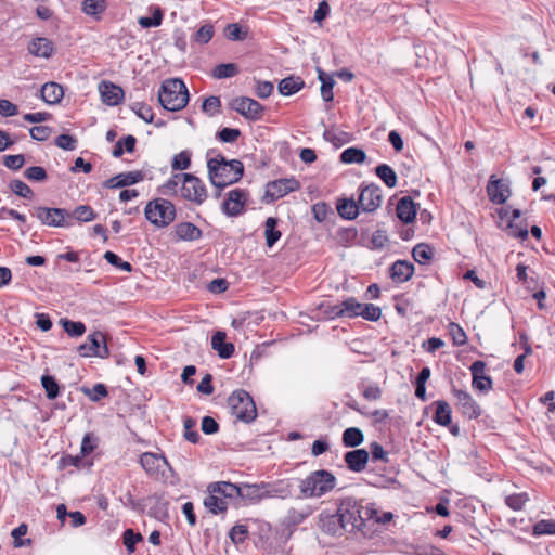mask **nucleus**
<instances>
[{
	"instance_id": "1",
	"label": "nucleus",
	"mask_w": 555,
	"mask_h": 555,
	"mask_svg": "<svg viewBox=\"0 0 555 555\" xmlns=\"http://www.w3.org/2000/svg\"><path fill=\"white\" fill-rule=\"evenodd\" d=\"M207 168L211 184L219 190L237 182L244 172L241 160H227L222 155L208 159Z\"/></svg>"
},
{
	"instance_id": "2",
	"label": "nucleus",
	"mask_w": 555,
	"mask_h": 555,
	"mask_svg": "<svg viewBox=\"0 0 555 555\" xmlns=\"http://www.w3.org/2000/svg\"><path fill=\"white\" fill-rule=\"evenodd\" d=\"M337 486V478L327 469H318L299 479L298 489L305 499H319L332 492Z\"/></svg>"
},
{
	"instance_id": "3",
	"label": "nucleus",
	"mask_w": 555,
	"mask_h": 555,
	"mask_svg": "<svg viewBox=\"0 0 555 555\" xmlns=\"http://www.w3.org/2000/svg\"><path fill=\"white\" fill-rule=\"evenodd\" d=\"M158 101L167 111H181L189 102V91L185 83L178 78L166 79L160 86Z\"/></svg>"
},
{
	"instance_id": "4",
	"label": "nucleus",
	"mask_w": 555,
	"mask_h": 555,
	"mask_svg": "<svg viewBox=\"0 0 555 555\" xmlns=\"http://www.w3.org/2000/svg\"><path fill=\"white\" fill-rule=\"evenodd\" d=\"M209 494L204 500L205 507L212 514H219L228 509L230 501L238 498V486L221 481L209 485Z\"/></svg>"
},
{
	"instance_id": "5",
	"label": "nucleus",
	"mask_w": 555,
	"mask_h": 555,
	"mask_svg": "<svg viewBox=\"0 0 555 555\" xmlns=\"http://www.w3.org/2000/svg\"><path fill=\"white\" fill-rule=\"evenodd\" d=\"M336 512L346 529L348 526L359 528L365 519H370L373 514H376V511L371 508L361 509L359 503L350 496L339 501Z\"/></svg>"
},
{
	"instance_id": "6",
	"label": "nucleus",
	"mask_w": 555,
	"mask_h": 555,
	"mask_svg": "<svg viewBox=\"0 0 555 555\" xmlns=\"http://www.w3.org/2000/svg\"><path fill=\"white\" fill-rule=\"evenodd\" d=\"M144 215L155 227L165 228L175 220L176 207L168 199L156 198L146 204Z\"/></svg>"
},
{
	"instance_id": "7",
	"label": "nucleus",
	"mask_w": 555,
	"mask_h": 555,
	"mask_svg": "<svg viewBox=\"0 0 555 555\" xmlns=\"http://www.w3.org/2000/svg\"><path fill=\"white\" fill-rule=\"evenodd\" d=\"M232 415L236 420L249 423L257 416V409L253 398L243 389L235 390L228 400Z\"/></svg>"
},
{
	"instance_id": "8",
	"label": "nucleus",
	"mask_w": 555,
	"mask_h": 555,
	"mask_svg": "<svg viewBox=\"0 0 555 555\" xmlns=\"http://www.w3.org/2000/svg\"><path fill=\"white\" fill-rule=\"evenodd\" d=\"M179 193L182 198L197 205L203 204L207 198L205 184L192 173H183L182 185L180 186Z\"/></svg>"
},
{
	"instance_id": "9",
	"label": "nucleus",
	"mask_w": 555,
	"mask_h": 555,
	"mask_svg": "<svg viewBox=\"0 0 555 555\" xmlns=\"http://www.w3.org/2000/svg\"><path fill=\"white\" fill-rule=\"evenodd\" d=\"M35 216L46 225L57 228H70L73 222L69 221V211L63 208L38 207Z\"/></svg>"
},
{
	"instance_id": "10",
	"label": "nucleus",
	"mask_w": 555,
	"mask_h": 555,
	"mask_svg": "<svg viewBox=\"0 0 555 555\" xmlns=\"http://www.w3.org/2000/svg\"><path fill=\"white\" fill-rule=\"evenodd\" d=\"M231 108L249 120H260L263 115L264 107L256 100L247 96H238L232 100Z\"/></svg>"
},
{
	"instance_id": "11",
	"label": "nucleus",
	"mask_w": 555,
	"mask_h": 555,
	"mask_svg": "<svg viewBox=\"0 0 555 555\" xmlns=\"http://www.w3.org/2000/svg\"><path fill=\"white\" fill-rule=\"evenodd\" d=\"M78 350L82 357L106 358L109 353L105 336L101 332L90 334L86 343L80 345Z\"/></svg>"
},
{
	"instance_id": "12",
	"label": "nucleus",
	"mask_w": 555,
	"mask_h": 555,
	"mask_svg": "<svg viewBox=\"0 0 555 555\" xmlns=\"http://www.w3.org/2000/svg\"><path fill=\"white\" fill-rule=\"evenodd\" d=\"M358 204L364 212L375 211L382 204V191L376 184H370L361 189Z\"/></svg>"
},
{
	"instance_id": "13",
	"label": "nucleus",
	"mask_w": 555,
	"mask_h": 555,
	"mask_svg": "<svg viewBox=\"0 0 555 555\" xmlns=\"http://www.w3.org/2000/svg\"><path fill=\"white\" fill-rule=\"evenodd\" d=\"M520 211L515 209L509 211L505 208H501L498 211V225L502 229L508 236L518 238L520 237V223L518 221Z\"/></svg>"
},
{
	"instance_id": "14",
	"label": "nucleus",
	"mask_w": 555,
	"mask_h": 555,
	"mask_svg": "<svg viewBox=\"0 0 555 555\" xmlns=\"http://www.w3.org/2000/svg\"><path fill=\"white\" fill-rule=\"evenodd\" d=\"M247 199V193L241 189L231 190L223 203V211L228 216H238L243 212Z\"/></svg>"
},
{
	"instance_id": "15",
	"label": "nucleus",
	"mask_w": 555,
	"mask_h": 555,
	"mask_svg": "<svg viewBox=\"0 0 555 555\" xmlns=\"http://www.w3.org/2000/svg\"><path fill=\"white\" fill-rule=\"evenodd\" d=\"M299 188L296 179H280L267 184L266 195L271 199H278Z\"/></svg>"
},
{
	"instance_id": "16",
	"label": "nucleus",
	"mask_w": 555,
	"mask_h": 555,
	"mask_svg": "<svg viewBox=\"0 0 555 555\" xmlns=\"http://www.w3.org/2000/svg\"><path fill=\"white\" fill-rule=\"evenodd\" d=\"M456 405L461 409L462 413L469 418H476L480 415V409L473 397L465 390L453 389L452 390Z\"/></svg>"
},
{
	"instance_id": "17",
	"label": "nucleus",
	"mask_w": 555,
	"mask_h": 555,
	"mask_svg": "<svg viewBox=\"0 0 555 555\" xmlns=\"http://www.w3.org/2000/svg\"><path fill=\"white\" fill-rule=\"evenodd\" d=\"M319 527L323 532L332 535H340L346 530L337 512L332 514L322 512L319 516Z\"/></svg>"
},
{
	"instance_id": "18",
	"label": "nucleus",
	"mask_w": 555,
	"mask_h": 555,
	"mask_svg": "<svg viewBox=\"0 0 555 555\" xmlns=\"http://www.w3.org/2000/svg\"><path fill=\"white\" fill-rule=\"evenodd\" d=\"M140 464L150 476H158L163 468L168 466L165 456L152 452L143 453L140 457Z\"/></svg>"
},
{
	"instance_id": "19",
	"label": "nucleus",
	"mask_w": 555,
	"mask_h": 555,
	"mask_svg": "<svg viewBox=\"0 0 555 555\" xmlns=\"http://www.w3.org/2000/svg\"><path fill=\"white\" fill-rule=\"evenodd\" d=\"M473 387L480 391H488L492 387L491 378L486 375V364L482 361H475L470 365Z\"/></svg>"
},
{
	"instance_id": "20",
	"label": "nucleus",
	"mask_w": 555,
	"mask_h": 555,
	"mask_svg": "<svg viewBox=\"0 0 555 555\" xmlns=\"http://www.w3.org/2000/svg\"><path fill=\"white\" fill-rule=\"evenodd\" d=\"M487 192L489 198L493 203L502 204L509 196V188L505 180L503 179H494V176L490 178V181L487 186Z\"/></svg>"
},
{
	"instance_id": "21",
	"label": "nucleus",
	"mask_w": 555,
	"mask_h": 555,
	"mask_svg": "<svg viewBox=\"0 0 555 555\" xmlns=\"http://www.w3.org/2000/svg\"><path fill=\"white\" fill-rule=\"evenodd\" d=\"M99 92L103 103L109 106L118 105L124 96V90L109 81H102L99 85Z\"/></svg>"
},
{
	"instance_id": "22",
	"label": "nucleus",
	"mask_w": 555,
	"mask_h": 555,
	"mask_svg": "<svg viewBox=\"0 0 555 555\" xmlns=\"http://www.w3.org/2000/svg\"><path fill=\"white\" fill-rule=\"evenodd\" d=\"M347 467L356 473L363 472L369 462V452L364 449L349 451L344 455Z\"/></svg>"
},
{
	"instance_id": "23",
	"label": "nucleus",
	"mask_w": 555,
	"mask_h": 555,
	"mask_svg": "<svg viewBox=\"0 0 555 555\" xmlns=\"http://www.w3.org/2000/svg\"><path fill=\"white\" fill-rule=\"evenodd\" d=\"M143 177L141 171L122 172L106 180L104 185L108 189L129 186L142 181Z\"/></svg>"
},
{
	"instance_id": "24",
	"label": "nucleus",
	"mask_w": 555,
	"mask_h": 555,
	"mask_svg": "<svg viewBox=\"0 0 555 555\" xmlns=\"http://www.w3.org/2000/svg\"><path fill=\"white\" fill-rule=\"evenodd\" d=\"M225 338V333L221 331H217L211 337V348L221 359H229L234 353V345L227 343Z\"/></svg>"
},
{
	"instance_id": "25",
	"label": "nucleus",
	"mask_w": 555,
	"mask_h": 555,
	"mask_svg": "<svg viewBox=\"0 0 555 555\" xmlns=\"http://www.w3.org/2000/svg\"><path fill=\"white\" fill-rule=\"evenodd\" d=\"M414 272L413 263L406 260H397L390 269V276L395 282H406Z\"/></svg>"
},
{
	"instance_id": "26",
	"label": "nucleus",
	"mask_w": 555,
	"mask_h": 555,
	"mask_svg": "<svg viewBox=\"0 0 555 555\" xmlns=\"http://www.w3.org/2000/svg\"><path fill=\"white\" fill-rule=\"evenodd\" d=\"M266 488H269L267 483L244 485L243 487H238V498L247 500L251 503H257L262 499H266Z\"/></svg>"
},
{
	"instance_id": "27",
	"label": "nucleus",
	"mask_w": 555,
	"mask_h": 555,
	"mask_svg": "<svg viewBox=\"0 0 555 555\" xmlns=\"http://www.w3.org/2000/svg\"><path fill=\"white\" fill-rule=\"evenodd\" d=\"M397 217L404 223L412 222L416 217V207L414 202L408 197L404 196L401 199H399L397 207Z\"/></svg>"
},
{
	"instance_id": "28",
	"label": "nucleus",
	"mask_w": 555,
	"mask_h": 555,
	"mask_svg": "<svg viewBox=\"0 0 555 555\" xmlns=\"http://www.w3.org/2000/svg\"><path fill=\"white\" fill-rule=\"evenodd\" d=\"M63 95V88L56 82H47L41 88V98L47 104L53 105L60 103Z\"/></svg>"
},
{
	"instance_id": "29",
	"label": "nucleus",
	"mask_w": 555,
	"mask_h": 555,
	"mask_svg": "<svg viewBox=\"0 0 555 555\" xmlns=\"http://www.w3.org/2000/svg\"><path fill=\"white\" fill-rule=\"evenodd\" d=\"M175 233L181 241H196L202 236V231L192 222H180L175 227Z\"/></svg>"
},
{
	"instance_id": "30",
	"label": "nucleus",
	"mask_w": 555,
	"mask_h": 555,
	"mask_svg": "<svg viewBox=\"0 0 555 555\" xmlns=\"http://www.w3.org/2000/svg\"><path fill=\"white\" fill-rule=\"evenodd\" d=\"M28 51L35 56L48 59L53 53V44L47 38H36L29 42Z\"/></svg>"
},
{
	"instance_id": "31",
	"label": "nucleus",
	"mask_w": 555,
	"mask_h": 555,
	"mask_svg": "<svg viewBox=\"0 0 555 555\" xmlns=\"http://www.w3.org/2000/svg\"><path fill=\"white\" fill-rule=\"evenodd\" d=\"M360 207L353 199H341L337 204L338 215L346 220H353L359 214Z\"/></svg>"
},
{
	"instance_id": "32",
	"label": "nucleus",
	"mask_w": 555,
	"mask_h": 555,
	"mask_svg": "<svg viewBox=\"0 0 555 555\" xmlns=\"http://www.w3.org/2000/svg\"><path fill=\"white\" fill-rule=\"evenodd\" d=\"M343 444L347 448H356L363 443L364 435L358 427H348L343 433Z\"/></svg>"
},
{
	"instance_id": "33",
	"label": "nucleus",
	"mask_w": 555,
	"mask_h": 555,
	"mask_svg": "<svg viewBox=\"0 0 555 555\" xmlns=\"http://www.w3.org/2000/svg\"><path fill=\"white\" fill-rule=\"evenodd\" d=\"M304 81L299 77H287L280 81L279 83V92L282 95H292L304 87Z\"/></svg>"
},
{
	"instance_id": "34",
	"label": "nucleus",
	"mask_w": 555,
	"mask_h": 555,
	"mask_svg": "<svg viewBox=\"0 0 555 555\" xmlns=\"http://www.w3.org/2000/svg\"><path fill=\"white\" fill-rule=\"evenodd\" d=\"M376 176L390 189L395 188L398 182V177L395 170L386 165L382 164L375 168Z\"/></svg>"
},
{
	"instance_id": "35",
	"label": "nucleus",
	"mask_w": 555,
	"mask_h": 555,
	"mask_svg": "<svg viewBox=\"0 0 555 555\" xmlns=\"http://www.w3.org/2000/svg\"><path fill=\"white\" fill-rule=\"evenodd\" d=\"M311 514L312 509L309 506L302 508H291L285 517V522L288 526H297L304 522Z\"/></svg>"
},
{
	"instance_id": "36",
	"label": "nucleus",
	"mask_w": 555,
	"mask_h": 555,
	"mask_svg": "<svg viewBox=\"0 0 555 555\" xmlns=\"http://www.w3.org/2000/svg\"><path fill=\"white\" fill-rule=\"evenodd\" d=\"M436 404V413L434 416V421L441 425L448 426L451 423V408L448 402L443 400H439L435 402Z\"/></svg>"
},
{
	"instance_id": "37",
	"label": "nucleus",
	"mask_w": 555,
	"mask_h": 555,
	"mask_svg": "<svg viewBox=\"0 0 555 555\" xmlns=\"http://www.w3.org/2000/svg\"><path fill=\"white\" fill-rule=\"evenodd\" d=\"M183 173H175L172 175L165 183H163L158 191L163 195H176L178 194L180 188L182 185Z\"/></svg>"
},
{
	"instance_id": "38",
	"label": "nucleus",
	"mask_w": 555,
	"mask_h": 555,
	"mask_svg": "<svg viewBox=\"0 0 555 555\" xmlns=\"http://www.w3.org/2000/svg\"><path fill=\"white\" fill-rule=\"evenodd\" d=\"M96 214L92 207L88 205L77 206L73 211H69V221L77 220L78 222H90L94 220Z\"/></svg>"
},
{
	"instance_id": "39",
	"label": "nucleus",
	"mask_w": 555,
	"mask_h": 555,
	"mask_svg": "<svg viewBox=\"0 0 555 555\" xmlns=\"http://www.w3.org/2000/svg\"><path fill=\"white\" fill-rule=\"evenodd\" d=\"M318 77L321 81V95L324 101L331 102L334 99L333 88L335 85V81L333 77L326 75L323 70L318 69Z\"/></svg>"
},
{
	"instance_id": "40",
	"label": "nucleus",
	"mask_w": 555,
	"mask_h": 555,
	"mask_svg": "<svg viewBox=\"0 0 555 555\" xmlns=\"http://www.w3.org/2000/svg\"><path fill=\"white\" fill-rule=\"evenodd\" d=\"M365 159V152L358 147H348L340 154V162L344 164H362Z\"/></svg>"
},
{
	"instance_id": "41",
	"label": "nucleus",
	"mask_w": 555,
	"mask_h": 555,
	"mask_svg": "<svg viewBox=\"0 0 555 555\" xmlns=\"http://www.w3.org/2000/svg\"><path fill=\"white\" fill-rule=\"evenodd\" d=\"M266 242L269 247H272L281 237V232L276 230L278 220L273 217H269L266 220Z\"/></svg>"
},
{
	"instance_id": "42",
	"label": "nucleus",
	"mask_w": 555,
	"mask_h": 555,
	"mask_svg": "<svg viewBox=\"0 0 555 555\" xmlns=\"http://www.w3.org/2000/svg\"><path fill=\"white\" fill-rule=\"evenodd\" d=\"M433 255H434L433 248L429 245L424 244V243L417 244L412 250V256H413L414 260L416 262H418L420 264L427 263L433 258Z\"/></svg>"
},
{
	"instance_id": "43",
	"label": "nucleus",
	"mask_w": 555,
	"mask_h": 555,
	"mask_svg": "<svg viewBox=\"0 0 555 555\" xmlns=\"http://www.w3.org/2000/svg\"><path fill=\"white\" fill-rule=\"evenodd\" d=\"M269 488H266V498H281L286 499L291 495V488L289 485H285L283 481L276 483V485H269L267 483Z\"/></svg>"
},
{
	"instance_id": "44",
	"label": "nucleus",
	"mask_w": 555,
	"mask_h": 555,
	"mask_svg": "<svg viewBox=\"0 0 555 555\" xmlns=\"http://www.w3.org/2000/svg\"><path fill=\"white\" fill-rule=\"evenodd\" d=\"M532 534L540 535H555V520L542 519L532 527Z\"/></svg>"
},
{
	"instance_id": "45",
	"label": "nucleus",
	"mask_w": 555,
	"mask_h": 555,
	"mask_svg": "<svg viewBox=\"0 0 555 555\" xmlns=\"http://www.w3.org/2000/svg\"><path fill=\"white\" fill-rule=\"evenodd\" d=\"M343 302L345 318H356L361 315L362 305L353 297H348Z\"/></svg>"
},
{
	"instance_id": "46",
	"label": "nucleus",
	"mask_w": 555,
	"mask_h": 555,
	"mask_svg": "<svg viewBox=\"0 0 555 555\" xmlns=\"http://www.w3.org/2000/svg\"><path fill=\"white\" fill-rule=\"evenodd\" d=\"M238 68L233 63L220 64L214 68L212 76L217 79H224L235 76Z\"/></svg>"
},
{
	"instance_id": "47",
	"label": "nucleus",
	"mask_w": 555,
	"mask_h": 555,
	"mask_svg": "<svg viewBox=\"0 0 555 555\" xmlns=\"http://www.w3.org/2000/svg\"><path fill=\"white\" fill-rule=\"evenodd\" d=\"M191 166V152L182 151L176 154L171 162V168L173 170H185Z\"/></svg>"
},
{
	"instance_id": "48",
	"label": "nucleus",
	"mask_w": 555,
	"mask_h": 555,
	"mask_svg": "<svg viewBox=\"0 0 555 555\" xmlns=\"http://www.w3.org/2000/svg\"><path fill=\"white\" fill-rule=\"evenodd\" d=\"M196 427V421L193 420L192 417H186L184 418L183 421V428H184V438L192 442V443H197L198 440H199V434L197 433V430L195 429Z\"/></svg>"
},
{
	"instance_id": "49",
	"label": "nucleus",
	"mask_w": 555,
	"mask_h": 555,
	"mask_svg": "<svg viewBox=\"0 0 555 555\" xmlns=\"http://www.w3.org/2000/svg\"><path fill=\"white\" fill-rule=\"evenodd\" d=\"M131 109L143 119L145 122H152L154 118L153 111L151 106L142 102H135L131 105Z\"/></svg>"
},
{
	"instance_id": "50",
	"label": "nucleus",
	"mask_w": 555,
	"mask_h": 555,
	"mask_svg": "<svg viewBox=\"0 0 555 555\" xmlns=\"http://www.w3.org/2000/svg\"><path fill=\"white\" fill-rule=\"evenodd\" d=\"M214 36V27L211 24H205L193 35V40L196 43L205 44L211 40Z\"/></svg>"
},
{
	"instance_id": "51",
	"label": "nucleus",
	"mask_w": 555,
	"mask_h": 555,
	"mask_svg": "<svg viewBox=\"0 0 555 555\" xmlns=\"http://www.w3.org/2000/svg\"><path fill=\"white\" fill-rule=\"evenodd\" d=\"M41 384L49 399H55L59 396V385L53 376L43 375Z\"/></svg>"
},
{
	"instance_id": "52",
	"label": "nucleus",
	"mask_w": 555,
	"mask_h": 555,
	"mask_svg": "<svg viewBox=\"0 0 555 555\" xmlns=\"http://www.w3.org/2000/svg\"><path fill=\"white\" fill-rule=\"evenodd\" d=\"M163 12L159 8H156L153 12L152 17L142 16L138 20V23L143 28L157 27L162 24Z\"/></svg>"
},
{
	"instance_id": "53",
	"label": "nucleus",
	"mask_w": 555,
	"mask_h": 555,
	"mask_svg": "<svg viewBox=\"0 0 555 555\" xmlns=\"http://www.w3.org/2000/svg\"><path fill=\"white\" fill-rule=\"evenodd\" d=\"M248 537V528L245 525H235L229 531V538L234 544L243 543Z\"/></svg>"
},
{
	"instance_id": "54",
	"label": "nucleus",
	"mask_w": 555,
	"mask_h": 555,
	"mask_svg": "<svg viewBox=\"0 0 555 555\" xmlns=\"http://www.w3.org/2000/svg\"><path fill=\"white\" fill-rule=\"evenodd\" d=\"M105 9L104 0H85L82 11L88 15H96Z\"/></svg>"
},
{
	"instance_id": "55",
	"label": "nucleus",
	"mask_w": 555,
	"mask_h": 555,
	"mask_svg": "<svg viewBox=\"0 0 555 555\" xmlns=\"http://www.w3.org/2000/svg\"><path fill=\"white\" fill-rule=\"evenodd\" d=\"M83 393L87 395L91 401L98 402L102 398L106 397L108 392L104 384H96L92 389L85 388Z\"/></svg>"
},
{
	"instance_id": "56",
	"label": "nucleus",
	"mask_w": 555,
	"mask_h": 555,
	"mask_svg": "<svg viewBox=\"0 0 555 555\" xmlns=\"http://www.w3.org/2000/svg\"><path fill=\"white\" fill-rule=\"evenodd\" d=\"M104 259L111 263L112 266L114 267H117L119 269H121L122 271L125 272H131L132 271V266L131 263L127 262V261H122L120 259V257H118L115 253L113 251H106L104 254Z\"/></svg>"
},
{
	"instance_id": "57",
	"label": "nucleus",
	"mask_w": 555,
	"mask_h": 555,
	"mask_svg": "<svg viewBox=\"0 0 555 555\" xmlns=\"http://www.w3.org/2000/svg\"><path fill=\"white\" fill-rule=\"evenodd\" d=\"M361 312L360 317L367 321H377L382 315L380 308L373 304H363Z\"/></svg>"
},
{
	"instance_id": "58",
	"label": "nucleus",
	"mask_w": 555,
	"mask_h": 555,
	"mask_svg": "<svg viewBox=\"0 0 555 555\" xmlns=\"http://www.w3.org/2000/svg\"><path fill=\"white\" fill-rule=\"evenodd\" d=\"M142 535L140 533H135L132 529H127L124 532V544L129 554L134 552V546L139 541H142Z\"/></svg>"
},
{
	"instance_id": "59",
	"label": "nucleus",
	"mask_w": 555,
	"mask_h": 555,
	"mask_svg": "<svg viewBox=\"0 0 555 555\" xmlns=\"http://www.w3.org/2000/svg\"><path fill=\"white\" fill-rule=\"evenodd\" d=\"M10 188L16 195L24 198H30L34 194L31 189L21 180H13Z\"/></svg>"
},
{
	"instance_id": "60",
	"label": "nucleus",
	"mask_w": 555,
	"mask_h": 555,
	"mask_svg": "<svg viewBox=\"0 0 555 555\" xmlns=\"http://www.w3.org/2000/svg\"><path fill=\"white\" fill-rule=\"evenodd\" d=\"M221 101L218 96H209L204 100L202 108L209 116H214L219 112Z\"/></svg>"
},
{
	"instance_id": "61",
	"label": "nucleus",
	"mask_w": 555,
	"mask_h": 555,
	"mask_svg": "<svg viewBox=\"0 0 555 555\" xmlns=\"http://www.w3.org/2000/svg\"><path fill=\"white\" fill-rule=\"evenodd\" d=\"M241 135V131L235 128H223L218 133V139L223 143H233Z\"/></svg>"
},
{
	"instance_id": "62",
	"label": "nucleus",
	"mask_w": 555,
	"mask_h": 555,
	"mask_svg": "<svg viewBox=\"0 0 555 555\" xmlns=\"http://www.w3.org/2000/svg\"><path fill=\"white\" fill-rule=\"evenodd\" d=\"M77 140L69 134H60L55 139V145L65 151H73L76 149Z\"/></svg>"
},
{
	"instance_id": "63",
	"label": "nucleus",
	"mask_w": 555,
	"mask_h": 555,
	"mask_svg": "<svg viewBox=\"0 0 555 555\" xmlns=\"http://www.w3.org/2000/svg\"><path fill=\"white\" fill-rule=\"evenodd\" d=\"M24 176L30 181L40 182L47 178V172L43 167L33 166L25 170Z\"/></svg>"
},
{
	"instance_id": "64",
	"label": "nucleus",
	"mask_w": 555,
	"mask_h": 555,
	"mask_svg": "<svg viewBox=\"0 0 555 555\" xmlns=\"http://www.w3.org/2000/svg\"><path fill=\"white\" fill-rule=\"evenodd\" d=\"M25 157L23 154L7 155L3 158V165L12 170H18L23 167Z\"/></svg>"
}]
</instances>
